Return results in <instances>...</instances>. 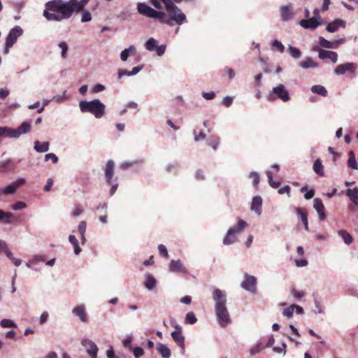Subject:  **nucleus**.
Here are the masks:
<instances>
[{
    "label": "nucleus",
    "mask_w": 358,
    "mask_h": 358,
    "mask_svg": "<svg viewBox=\"0 0 358 358\" xmlns=\"http://www.w3.org/2000/svg\"><path fill=\"white\" fill-rule=\"evenodd\" d=\"M90 0H52L48 1L43 15L49 21H62L70 18L73 13L83 10Z\"/></svg>",
    "instance_id": "f257e3e1"
},
{
    "label": "nucleus",
    "mask_w": 358,
    "mask_h": 358,
    "mask_svg": "<svg viewBox=\"0 0 358 358\" xmlns=\"http://www.w3.org/2000/svg\"><path fill=\"white\" fill-rule=\"evenodd\" d=\"M150 2L157 9L162 8V3L164 4L169 17L166 18L165 13H164V19L160 21L161 23L173 26V22L178 24H182L187 22L185 15L172 2V0H150Z\"/></svg>",
    "instance_id": "f03ea898"
},
{
    "label": "nucleus",
    "mask_w": 358,
    "mask_h": 358,
    "mask_svg": "<svg viewBox=\"0 0 358 358\" xmlns=\"http://www.w3.org/2000/svg\"><path fill=\"white\" fill-rule=\"evenodd\" d=\"M213 299L215 302V310L217 322L220 327H225L231 322L226 306V294L220 289H215L213 292Z\"/></svg>",
    "instance_id": "7ed1b4c3"
},
{
    "label": "nucleus",
    "mask_w": 358,
    "mask_h": 358,
    "mask_svg": "<svg viewBox=\"0 0 358 358\" xmlns=\"http://www.w3.org/2000/svg\"><path fill=\"white\" fill-rule=\"evenodd\" d=\"M79 107L83 113H90L96 118L100 119L105 115L106 106L99 99L80 101Z\"/></svg>",
    "instance_id": "20e7f679"
},
{
    "label": "nucleus",
    "mask_w": 358,
    "mask_h": 358,
    "mask_svg": "<svg viewBox=\"0 0 358 358\" xmlns=\"http://www.w3.org/2000/svg\"><path fill=\"white\" fill-rule=\"evenodd\" d=\"M266 99L271 102L278 99L283 102H287L291 99V97L285 86L282 84H279L272 89L271 92L267 95Z\"/></svg>",
    "instance_id": "39448f33"
},
{
    "label": "nucleus",
    "mask_w": 358,
    "mask_h": 358,
    "mask_svg": "<svg viewBox=\"0 0 358 358\" xmlns=\"http://www.w3.org/2000/svg\"><path fill=\"white\" fill-rule=\"evenodd\" d=\"M137 10L141 15L150 18L157 19L159 22L164 19V12L157 11L145 3H138Z\"/></svg>",
    "instance_id": "423d86ee"
},
{
    "label": "nucleus",
    "mask_w": 358,
    "mask_h": 358,
    "mask_svg": "<svg viewBox=\"0 0 358 358\" xmlns=\"http://www.w3.org/2000/svg\"><path fill=\"white\" fill-rule=\"evenodd\" d=\"M23 30L19 26H15L9 31L5 45V51L4 52L6 54L8 52L9 48H10L17 41V38L22 35Z\"/></svg>",
    "instance_id": "0eeeda50"
},
{
    "label": "nucleus",
    "mask_w": 358,
    "mask_h": 358,
    "mask_svg": "<svg viewBox=\"0 0 358 358\" xmlns=\"http://www.w3.org/2000/svg\"><path fill=\"white\" fill-rule=\"evenodd\" d=\"M357 69V64L352 62H348L338 65L334 69V73L338 76L343 75L345 73L354 74L356 72Z\"/></svg>",
    "instance_id": "6e6552de"
},
{
    "label": "nucleus",
    "mask_w": 358,
    "mask_h": 358,
    "mask_svg": "<svg viewBox=\"0 0 358 358\" xmlns=\"http://www.w3.org/2000/svg\"><path fill=\"white\" fill-rule=\"evenodd\" d=\"M323 24V20L321 17L319 19L315 17H313L308 19L301 20L299 22V24L304 29L314 30L318 26Z\"/></svg>",
    "instance_id": "1a4fd4ad"
},
{
    "label": "nucleus",
    "mask_w": 358,
    "mask_h": 358,
    "mask_svg": "<svg viewBox=\"0 0 358 358\" xmlns=\"http://www.w3.org/2000/svg\"><path fill=\"white\" fill-rule=\"evenodd\" d=\"M245 280L241 283V287L251 293L255 294L257 291V278L253 275L245 273Z\"/></svg>",
    "instance_id": "9d476101"
},
{
    "label": "nucleus",
    "mask_w": 358,
    "mask_h": 358,
    "mask_svg": "<svg viewBox=\"0 0 358 358\" xmlns=\"http://www.w3.org/2000/svg\"><path fill=\"white\" fill-rule=\"evenodd\" d=\"M174 327L176 330L171 333V337L175 343L184 350L185 337L182 335V328L177 324L174 325Z\"/></svg>",
    "instance_id": "9b49d317"
},
{
    "label": "nucleus",
    "mask_w": 358,
    "mask_h": 358,
    "mask_svg": "<svg viewBox=\"0 0 358 358\" xmlns=\"http://www.w3.org/2000/svg\"><path fill=\"white\" fill-rule=\"evenodd\" d=\"M280 17L283 21H288L293 18L294 13L293 11V6L291 3L282 6L280 8Z\"/></svg>",
    "instance_id": "f8f14e48"
},
{
    "label": "nucleus",
    "mask_w": 358,
    "mask_h": 358,
    "mask_svg": "<svg viewBox=\"0 0 358 358\" xmlns=\"http://www.w3.org/2000/svg\"><path fill=\"white\" fill-rule=\"evenodd\" d=\"M31 131V124L29 122H23L17 129H12L13 138H19L22 134H27Z\"/></svg>",
    "instance_id": "ddd939ff"
},
{
    "label": "nucleus",
    "mask_w": 358,
    "mask_h": 358,
    "mask_svg": "<svg viewBox=\"0 0 358 358\" xmlns=\"http://www.w3.org/2000/svg\"><path fill=\"white\" fill-rule=\"evenodd\" d=\"M82 345L86 348L87 353L92 358H96L98 348L93 341L89 339H83Z\"/></svg>",
    "instance_id": "4468645a"
},
{
    "label": "nucleus",
    "mask_w": 358,
    "mask_h": 358,
    "mask_svg": "<svg viewBox=\"0 0 358 358\" xmlns=\"http://www.w3.org/2000/svg\"><path fill=\"white\" fill-rule=\"evenodd\" d=\"M104 173L106 182L109 185L111 184L115 173V163L113 160L110 159L106 162Z\"/></svg>",
    "instance_id": "2eb2a0df"
},
{
    "label": "nucleus",
    "mask_w": 358,
    "mask_h": 358,
    "mask_svg": "<svg viewBox=\"0 0 358 358\" xmlns=\"http://www.w3.org/2000/svg\"><path fill=\"white\" fill-rule=\"evenodd\" d=\"M318 57L321 59H330L333 63L338 60V54L336 52L321 49L319 50Z\"/></svg>",
    "instance_id": "dca6fc26"
},
{
    "label": "nucleus",
    "mask_w": 358,
    "mask_h": 358,
    "mask_svg": "<svg viewBox=\"0 0 358 358\" xmlns=\"http://www.w3.org/2000/svg\"><path fill=\"white\" fill-rule=\"evenodd\" d=\"M313 207L317 210L320 220H324L326 215L324 213V206L322 200L319 198H315L313 200Z\"/></svg>",
    "instance_id": "f3484780"
},
{
    "label": "nucleus",
    "mask_w": 358,
    "mask_h": 358,
    "mask_svg": "<svg viewBox=\"0 0 358 358\" xmlns=\"http://www.w3.org/2000/svg\"><path fill=\"white\" fill-rule=\"evenodd\" d=\"M169 270L171 272L185 273L187 272L180 260H171L169 264Z\"/></svg>",
    "instance_id": "a211bd4d"
},
{
    "label": "nucleus",
    "mask_w": 358,
    "mask_h": 358,
    "mask_svg": "<svg viewBox=\"0 0 358 358\" xmlns=\"http://www.w3.org/2000/svg\"><path fill=\"white\" fill-rule=\"evenodd\" d=\"M72 312L76 316H78L82 322H87V315L85 312V307L83 304L75 307Z\"/></svg>",
    "instance_id": "6ab92c4d"
},
{
    "label": "nucleus",
    "mask_w": 358,
    "mask_h": 358,
    "mask_svg": "<svg viewBox=\"0 0 358 358\" xmlns=\"http://www.w3.org/2000/svg\"><path fill=\"white\" fill-rule=\"evenodd\" d=\"M262 199L260 196H256L252 199L251 203V210L255 211L257 215L262 213Z\"/></svg>",
    "instance_id": "aec40b11"
},
{
    "label": "nucleus",
    "mask_w": 358,
    "mask_h": 358,
    "mask_svg": "<svg viewBox=\"0 0 358 358\" xmlns=\"http://www.w3.org/2000/svg\"><path fill=\"white\" fill-rule=\"evenodd\" d=\"M296 213L301 217V222L306 231H308V213L306 209L302 208H296Z\"/></svg>",
    "instance_id": "412c9836"
},
{
    "label": "nucleus",
    "mask_w": 358,
    "mask_h": 358,
    "mask_svg": "<svg viewBox=\"0 0 358 358\" xmlns=\"http://www.w3.org/2000/svg\"><path fill=\"white\" fill-rule=\"evenodd\" d=\"M340 26H345V22L342 20L337 19L334 22L329 23L327 26V31L329 32L333 33L335 32Z\"/></svg>",
    "instance_id": "4be33fe9"
},
{
    "label": "nucleus",
    "mask_w": 358,
    "mask_h": 358,
    "mask_svg": "<svg viewBox=\"0 0 358 358\" xmlns=\"http://www.w3.org/2000/svg\"><path fill=\"white\" fill-rule=\"evenodd\" d=\"M338 41H329L324 38L320 36L319 38V44L325 48H336L338 46Z\"/></svg>",
    "instance_id": "5701e85b"
},
{
    "label": "nucleus",
    "mask_w": 358,
    "mask_h": 358,
    "mask_svg": "<svg viewBox=\"0 0 358 358\" xmlns=\"http://www.w3.org/2000/svg\"><path fill=\"white\" fill-rule=\"evenodd\" d=\"M313 169L319 176L322 177L324 176V166L322 165V160L320 158L315 161Z\"/></svg>",
    "instance_id": "b1692460"
},
{
    "label": "nucleus",
    "mask_w": 358,
    "mask_h": 358,
    "mask_svg": "<svg viewBox=\"0 0 358 358\" xmlns=\"http://www.w3.org/2000/svg\"><path fill=\"white\" fill-rule=\"evenodd\" d=\"M347 196L350 200L355 204L358 205V187H356L354 189H348L346 192Z\"/></svg>",
    "instance_id": "393cba45"
},
{
    "label": "nucleus",
    "mask_w": 358,
    "mask_h": 358,
    "mask_svg": "<svg viewBox=\"0 0 358 358\" xmlns=\"http://www.w3.org/2000/svg\"><path fill=\"white\" fill-rule=\"evenodd\" d=\"M234 229H229L223 239L224 245H230L235 243L237 240V236L233 233Z\"/></svg>",
    "instance_id": "a878e982"
},
{
    "label": "nucleus",
    "mask_w": 358,
    "mask_h": 358,
    "mask_svg": "<svg viewBox=\"0 0 358 358\" xmlns=\"http://www.w3.org/2000/svg\"><path fill=\"white\" fill-rule=\"evenodd\" d=\"M248 225L247 222L243 220H238L237 224L229 228V229H234L233 233L236 236L241 233Z\"/></svg>",
    "instance_id": "bb28decb"
},
{
    "label": "nucleus",
    "mask_w": 358,
    "mask_h": 358,
    "mask_svg": "<svg viewBox=\"0 0 358 358\" xmlns=\"http://www.w3.org/2000/svg\"><path fill=\"white\" fill-rule=\"evenodd\" d=\"M157 350L163 358H169L171 356L170 349L164 344L159 343Z\"/></svg>",
    "instance_id": "cd10ccee"
},
{
    "label": "nucleus",
    "mask_w": 358,
    "mask_h": 358,
    "mask_svg": "<svg viewBox=\"0 0 358 358\" xmlns=\"http://www.w3.org/2000/svg\"><path fill=\"white\" fill-rule=\"evenodd\" d=\"M136 50L134 46L131 45L129 48L124 49L120 54V58L123 62H126L129 55H135Z\"/></svg>",
    "instance_id": "c85d7f7f"
},
{
    "label": "nucleus",
    "mask_w": 358,
    "mask_h": 358,
    "mask_svg": "<svg viewBox=\"0 0 358 358\" xmlns=\"http://www.w3.org/2000/svg\"><path fill=\"white\" fill-rule=\"evenodd\" d=\"M311 92L315 94H320L324 97H326L328 94L327 90L326 88L320 85H313L311 87Z\"/></svg>",
    "instance_id": "c756f323"
},
{
    "label": "nucleus",
    "mask_w": 358,
    "mask_h": 358,
    "mask_svg": "<svg viewBox=\"0 0 358 358\" xmlns=\"http://www.w3.org/2000/svg\"><path fill=\"white\" fill-rule=\"evenodd\" d=\"M300 66L303 69L316 68L318 66L317 64L315 63L312 58L306 57L303 61L300 62Z\"/></svg>",
    "instance_id": "7c9ffc66"
},
{
    "label": "nucleus",
    "mask_w": 358,
    "mask_h": 358,
    "mask_svg": "<svg viewBox=\"0 0 358 358\" xmlns=\"http://www.w3.org/2000/svg\"><path fill=\"white\" fill-rule=\"evenodd\" d=\"M34 149L38 152H45L49 150V143L48 142L36 141L34 143Z\"/></svg>",
    "instance_id": "2f4dec72"
},
{
    "label": "nucleus",
    "mask_w": 358,
    "mask_h": 358,
    "mask_svg": "<svg viewBox=\"0 0 358 358\" xmlns=\"http://www.w3.org/2000/svg\"><path fill=\"white\" fill-rule=\"evenodd\" d=\"M338 234L342 237L345 244L350 245L353 242L352 236L345 230H339Z\"/></svg>",
    "instance_id": "473e14b6"
},
{
    "label": "nucleus",
    "mask_w": 358,
    "mask_h": 358,
    "mask_svg": "<svg viewBox=\"0 0 358 358\" xmlns=\"http://www.w3.org/2000/svg\"><path fill=\"white\" fill-rule=\"evenodd\" d=\"M348 166L352 169H358V164L355 159V155L353 151L349 152V159L348 162Z\"/></svg>",
    "instance_id": "72a5a7b5"
},
{
    "label": "nucleus",
    "mask_w": 358,
    "mask_h": 358,
    "mask_svg": "<svg viewBox=\"0 0 358 358\" xmlns=\"http://www.w3.org/2000/svg\"><path fill=\"white\" fill-rule=\"evenodd\" d=\"M157 45H158V41L153 38H150L145 43V47L148 50L153 51V50H155Z\"/></svg>",
    "instance_id": "f704fd0d"
},
{
    "label": "nucleus",
    "mask_w": 358,
    "mask_h": 358,
    "mask_svg": "<svg viewBox=\"0 0 358 358\" xmlns=\"http://www.w3.org/2000/svg\"><path fill=\"white\" fill-rule=\"evenodd\" d=\"M220 143V138L217 136H210L208 139V144L215 150L217 148Z\"/></svg>",
    "instance_id": "c9c22d12"
},
{
    "label": "nucleus",
    "mask_w": 358,
    "mask_h": 358,
    "mask_svg": "<svg viewBox=\"0 0 358 358\" xmlns=\"http://www.w3.org/2000/svg\"><path fill=\"white\" fill-rule=\"evenodd\" d=\"M4 253L8 257V258L12 261L15 266H19L21 264L22 260L20 259L14 257L13 253L8 248H6Z\"/></svg>",
    "instance_id": "e433bc0d"
},
{
    "label": "nucleus",
    "mask_w": 358,
    "mask_h": 358,
    "mask_svg": "<svg viewBox=\"0 0 358 358\" xmlns=\"http://www.w3.org/2000/svg\"><path fill=\"white\" fill-rule=\"evenodd\" d=\"M0 325L3 328H16L17 324L9 319H3L0 322Z\"/></svg>",
    "instance_id": "4c0bfd02"
},
{
    "label": "nucleus",
    "mask_w": 358,
    "mask_h": 358,
    "mask_svg": "<svg viewBox=\"0 0 358 358\" xmlns=\"http://www.w3.org/2000/svg\"><path fill=\"white\" fill-rule=\"evenodd\" d=\"M156 285V280L154 277L150 275H148L146 278V281L145 283V286L148 289H152Z\"/></svg>",
    "instance_id": "58836bf2"
},
{
    "label": "nucleus",
    "mask_w": 358,
    "mask_h": 358,
    "mask_svg": "<svg viewBox=\"0 0 358 358\" xmlns=\"http://www.w3.org/2000/svg\"><path fill=\"white\" fill-rule=\"evenodd\" d=\"M12 128L8 127H0V137L5 136V137H10L13 138L12 136Z\"/></svg>",
    "instance_id": "ea45409f"
},
{
    "label": "nucleus",
    "mask_w": 358,
    "mask_h": 358,
    "mask_svg": "<svg viewBox=\"0 0 358 358\" xmlns=\"http://www.w3.org/2000/svg\"><path fill=\"white\" fill-rule=\"evenodd\" d=\"M185 322L187 324H194L197 322V319L193 312H189L185 316Z\"/></svg>",
    "instance_id": "a19ab883"
},
{
    "label": "nucleus",
    "mask_w": 358,
    "mask_h": 358,
    "mask_svg": "<svg viewBox=\"0 0 358 358\" xmlns=\"http://www.w3.org/2000/svg\"><path fill=\"white\" fill-rule=\"evenodd\" d=\"M16 186L13 183L5 188L0 189V196L3 194H14L16 192Z\"/></svg>",
    "instance_id": "79ce46f5"
},
{
    "label": "nucleus",
    "mask_w": 358,
    "mask_h": 358,
    "mask_svg": "<svg viewBox=\"0 0 358 358\" xmlns=\"http://www.w3.org/2000/svg\"><path fill=\"white\" fill-rule=\"evenodd\" d=\"M266 176L268 177V183L273 188H278L280 185V182L274 181L273 180V176L271 171H266Z\"/></svg>",
    "instance_id": "37998d69"
},
{
    "label": "nucleus",
    "mask_w": 358,
    "mask_h": 358,
    "mask_svg": "<svg viewBox=\"0 0 358 358\" xmlns=\"http://www.w3.org/2000/svg\"><path fill=\"white\" fill-rule=\"evenodd\" d=\"M82 11V17H81V22H90L92 20V15L90 12L87 10H85L83 8V10Z\"/></svg>",
    "instance_id": "c03bdc74"
},
{
    "label": "nucleus",
    "mask_w": 358,
    "mask_h": 358,
    "mask_svg": "<svg viewBox=\"0 0 358 358\" xmlns=\"http://www.w3.org/2000/svg\"><path fill=\"white\" fill-rule=\"evenodd\" d=\"M289 50L290 55L295 59H298L301 56V52L295 47L289 46Z\"/></svg>",
    "instance_id": "a18cd8bd"
},
{
    "label": "nucleus",
    "mask_w": 358,
    "mask_h": 358,
    "mask_svg": "<svg viewBox=\"0 0 358 358\" xmlns=\"http://www.w3.org/2000/svg\"><path fill=\"white\" fill-rule=\"evenodd\" d=\"M294 308H295V305L292 304L290 306H289L288 308L284 309V310L282 312L283 315L287 317H289V318L292 317L293 315Z\"/></svg>",
    "instance_id": "49530a36"
},
{
    "label": "nucleus",
    "mask_w": 358,
    "mask_h": 358,
    "mask_svg": "<svg viewBox=\"0 0 358 358\" xmlns=\"http://www.w3.org/2000/svg\"><path fill=\"white\" fill-rule=\"evenodd\" d=\"M250 178L252 180V184L255 187H257L259 182V176L257 172H251Z\"/></svg>",
    "instance_id": "de8ad7c7"
},
{
    "label": "nucleus",
    "mask_w": 358,
    "mask_h": 358,
    "mask_svg": "<svg viewBox=\"0 0 358 358\" xmlns=\"http://www.w3.org/2000/svg\"><path fill=\"white\" fill-rule=\"evenodd\" d=\"M292 294L296 299H300L305 296V292L303 291H299L295 288H292L291 290Z\"/></svg>",
    "instance_id": "09e8293b"
},
{
    "label": "nucleus",
    "mask_w": 358,
    "mask_h": 358,
    "mask_svg": "<svg viewBox=\"0 0 358 358\" xmlns=\"http://www.w3.org/2000/svg\"><path fill=\"white\" fill-rule=\"evenodd\" d=\"M131 350L133 351L134 355L136 358H140L144 353L143 348L140 347L133 348Z\"/></svg>",
    "instance_id": "8fccbe9b"
},
{
    "label": "nucleus",
    "mask_w": 358,
    "mask_h": 358,
    "mask_svg": "<svg viewBox=\"0 0 358 358\" xmlns=\"http://www.w3.org/2000/svg\"><path fill=\"white\" fill-rule=\"evenodd\" d=\"M27 207V205L23 201H17L16 203H15L13 206H12V208L14 210H21V209H23V208H25Z\"/></svg>",
    "instance_id": "3c124183"
},
{
    "label": "nucleus",
    "mask_w": 358,
    "mask_h": 358,
    "mask_svg": "<svg viewBox=\"0 0 358 358\" xmlns=\"http://www.w3.org/2000/svg\"><path fill=\"white\" fill-rule=\"evenodd\" d=\"M59 48L62 49V57L66 58V52L68 50V45L66 42H60L59 44Z\"/></svg>",
    "instance_id": "603ef678"
},
{
    "label": "nucleus",
    "mask_w": 358,
    "mask_h": 358,
    "mask_svg": "<svg viewBox=\"0 0 358 358\" xmlns=\"http://www.w3.org/2000/svg\"><path fill=\"white\" fill-rule=\"evenodd\" d=\"M158 250L159 254L163 256L165 258H167L169 257L168 251L165 245L160 244L158 246Z\"/></svg>",
    "instance_id": "864d4df0"
},
{
    "label": "nucleus",
    "mask_w": 358,
    "mask_h": 358,
    "mask_svg": "<svg viewBox=\"0 0 358 358\" xmlns=\"http://www.w3.org/2000/svg\"><path fill=\"white\" fill-rule=\"evenodd\" d=\"M290 191H291L290 187L289 185H285L283 187L280 188L278 192V194H287V196L289 197L290 196Z\"/></svg>",
    "instance_id": "5fc2aeb1"
},
{
    "label": "nucleus",
    "mask_w": 358,
    "mask_h": 358,
    "mask_svg": "<svg viewBox=\"0 0 358 358\" xmlns=\"http://www.w3.org/2000/svg\"><path fill=\"white\" fill-rule=\"evenodd\" d=\"M87 228V224L85 221H82L80 222L78 225V232L80 236H83V234H85Z\"/></svg>",
    "instance_id": "6e6d98bb"
},
{
    "label": "nucleus",
    "mask_w": 358,
    "mask_h": 358,
    "mask_svg": "<svg viewBox=\"0 0 358 358\" xmlns=\"http://www.w3.org/2000/svg\"><path fill=\"white\" fill-rule=\"evenodd\" d=\"M286 348H287L286 344L283 343H282L280 347H274L273 348V350L275 352H278V353L282 352L283 355H285V353H286Z\"/></svg>",
    "instance_id": "4d7b16f0"
},
{
    "label": "nucleus",
    "mask_w": 358,
    "mask_h": 358,
    "mask_svg": "<svg viewBox=\"0 0 358 358\" xmlns=\"http://www.w3.org/2000/svg\"><path fill=\"white\" fill-rule=\"evenodd\" d=\"M273 46L276 48L278 49V50L280 51V52H282L285 50V47L282 45V43L280 41H277V40H275L273 41Z\"/></svg>",
    "instance_id": "13d9d810"
},
{
    "label": "nucleus",
    "mask_w": 358,
    "mask_h": 358,
    "mask_svg": "<svg viewBox=\"0 0 358 358\" xmlns=\"http://www.w3.org/2000/svg\"><path fill=\"white\" fill-rule=\"evenodd\" d=\"M45 161L48 159H51L54 164H56L58 162V157L53 153H49L45 155Z\"/></svg>",
    "instance_id": "bf43d9fd"
},
{
    "label": "nucleus",
    "mask_w": 358,
    "mask_h": 358,
    "mask_svg": "<svg viewBox=\"0 0 358 358\" xmlns=\"http://www.w3.org/2000/svg\"><path fill=\"white\" fill-rule=\"evenodd\" d=\"M83 212V209L80 205H76L72 212V215L73 217L79 216Z\"/></svg>",
    "instance_id": "052dcab7"
},
{
    "label": "nucleus",
    "mask_w": 358,
    "mask_h": 358,
    "mask_svg": "<svg viewBox=\"0 0 358 358\" xmlns=\"http://www.w3.org/2000/svg\"><path fill=\"white\" fill-rule=\"evenodd\" d=\"M166 50V45H162L160 46H157L155 50L158 56H162L164 54Z\"/></svg>",
    "instance_id": "680f3d73"
},
{
    "label": "nucleus",
    "mask_w": 358,
    "mask_h": 358,
    "mask_svg": "<svg viewBox=\"0 0 358 358\" xmlns=\"http://www.w3.org/2000/svg\"><path fill=\"white\" fill-rule=\"evenodd\" d=\"M13 217V213L10 212H4L2 210H0V220H3L4 218H11Z\"/></svg>",
    "instance_id": "e2e57ef3"
},
{
    "label": "nucleus",
    "mask_w": 358,
    "mask_h": 358,
    "mask_svg": "<svg viewBox=\"0 0 358 358\" xmlns=\"http://www.w3.org/2000/svg\"><path fill=\"white\" fill-rule=\"evenodd\" d=\"M263 348L264 347H262L261 344H257L256 346H255L250 350V354L252 355H254L258 353L259 351H261Z\"/></svg>",
    "instance_id": "0e129e2a"
},
{
    "label": "nucleus",
    "mask_w": 358,
    "mask_h": 358,
    "mask_svg": "<svg viewBox=\"0 0 358 358\" xmlns=\"http://www.w3.org/2000/svg\"><path fill=\"white\" fill-rule=\"evenodd\" d=\"M202 96L207 100H211L215 98V94L213 92H203Z\"/></svg>",
    "instance_id": "69168bd1"
},
{
    "label": "nucleus",
    "mask_w": 358,
    "mask_h": 358,
    "mask_svg": "<svg viewBox=\"0 0 358 358\" xmlns=\"http://www.w3.org/2000/svg\"><path fill=\"white\" fill-rule=\"evenodd\" d=\"M233 99L230 96H226L222 100V104L226 107H229L232 103Z\"/></svg>",
    "instance_id": "338daca9"
},
{
    "label": "nucleus",
    "mask_w": 358,
    "mask_h": 358,
    "mask_svg": "<svg viewBox=\"0 0 358 358\" xmlns=\"http://www.w3.org/2000/svg\"><path fill=\"white\" fill-rule=\"evenodd\" d=\"M106 355L108 358H117L115 355V352L112 346L109 347V349L107 350Z\"/></svg>",
    "instance_id": "774afa93"
}]
</instances>
